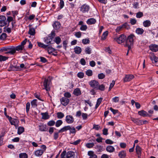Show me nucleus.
Returning a JSON list of instances; mask_svg holds the SVG:
<instances>
[{
	"instance_id": "27",
	"label": "nucleus",
	"mask_w": 158,
	"mask_h": 158,
	"mask_svg": "<svg viewBox=\"0 0 158 158\" xmlns=\"http://www.w3.org/2000/svg\"><path fill=\"white\" fill-rule=\"evenodd\" d=\"M31 107L32 108H35L37 106V100L34 99L31 102Z\"/></svg>"
},
{
	"instance_id": "64",
	"label": "nucleus",
	"mask_w": 158,
	"mask_h": 158,
	"mask_svg": "<svg viewBox=\"0 0 158 158\" xmlns=\"http://www.w3.org/2000/svg\"><path fill=\"white\" fill-rule=\"evenodd\" d=\"M94 146V143H89L86 144V146L87 147L89 148H92Z\"/></svg>"
},
{
	"instance_id": "35",
	"label": "nucleus",
	"mask_w": 158,
	"mask_h": 158,
	"mask_svg": "<svg viewBox=\"0 0 158 158\" xmlns=\"http://www.w3.org/2000/svg\"><path fill=\"white\" fill-rule=\"evenodd\" d=\"M108 34V31H106L104 32L102 34V36L101 40H105L106 37V36H107Z\"/></svg>"
},
{
	"instance_id": "14",
	"label": "nucleus",
	"mask_w": 158,
	"mask_h": 158,
	"mask_svg": "<svg viewBox=\"0 0 158 158\" xmlns=\"http://www.w3.org/2000/svg\"><path fill=\"white\" fill-rule=\"evenodd\" d=\"M150 50L154 52H156L158 51V46L155 44H152L149 46Z\"/></svg>"
},
{
	"instance_id": "21",
	"label": "nucleus",
	"mask_w": 158,
	"mask_h": 158,
	"mask_svg": "<svg viewBox=\"0 0 158 158\" xmlns=\"http://www.w3.org/2000/svg\"><path fill=\"white\" fill-rule=\"evenodd\" d=\"M88 155L89 156V158H98L97 156L92 151H89Z\"/></svg>"
},
{
	"instance_id": "22",
	"label": "nucleus",
	"mask_w": 158,
	"mask_h": 158,
	"mask_svg": "<svg viewBox=\"0 0 158 158\" xmlns=\"http://www.w3.org/2000/svg\"><path fill=\"white\" fill-rule=\"evenodd\" d=\"M10 123L12 125H14L16 127L18 126L19 121L17 119H13Z\"/></svg>"
},
{
	"instance_id": "51",
	"label": "nucleus",
	"mask_w": 158,
	"mask_h": 158,
	"mask_svg": "<svg viewBox=\"0 0 158 158\" xmlns=\"http://www.w3.org/2000/svg\"><path fill=\"white\" fill-rule=\"evenodd\" d=\"M75 36L77 38H80L81 36V32L80 31H78L75 33Z\"/></svg>"
},
{
	"instance_id": "20",
	"label": "nucleus",
	"mask_w": 158,
	"mask_h": 158,
	"mask_svg": "<svg viewBox=\"0 0 158 158\" xmlns=\"http://www.w3.org/2000/svg\"><path fill=\"white\" fill-rule=\"evenodd\" d=\"M136 152L138 155V157H139L141 154V148L139 145H137L135 148Z\"/></svg>"
},
{
	"instance_id": "43",
	"label": "nucleus",
	"mask_w": 158,
	"mask_h": 158,
	"mask_svg": "<svg viewBox=\"0 0 158 158\" xmlns=\"http://www.w3.org/2000/svg\"><path fill=\"white\" fill-rule=\"evenodd\" d=\"M38 45L39 47H41L42 48H47L48 45H45L44 44L40 42H37Z\"/></svg>"
},
{
	"instance_id": "5",
	"label": "nucleus",
	"mask_w": 158,
	"mask_h": 158,
	"mask_svg": "<svg viewBox=\"0 0 158 158\" xmlns=\"http://www.w3.org/2000/svg\"><path fill=\"white\" fill-rule=\"evenodd\" d=\"M90 9V6L86 4L82 5L80 8V11L82 13H88Z\"/></svg>"
},
{
	"instance_id": "42",
	"label": "nucleus",
	"mask_w": 158,
	"mask_h": 158,
	"mask_svg": "<svg viewBox=\"0 0 158 158\" xmlns=\"http://www.w3.org/2000/svg\"><path fill=\"white\" fill-rule=\"evenodd\" d=\"M90 40L89 38L83 39L82 40V43L84 44H89Z\"/></svg>"
},
{
	"instance_id": "25",
	"label": "nucleus",
	"mask_w": 158,
	"mask_h": 158,
	"mask_svg": "<svg viewBox=\"0 0 158 158\" xmlns=\"http://www.w3.org/2000/svg\"><path fill=\"white\" fill-rule=\"evenodd\" d=\"M43 153L44 152H43V151H42L40 149L37 150L35 152V154L37 156H41Z\"/></svg>"
},
{
	"instance_id": "56",
	"label": "nucleus",
	"mask_w": 158,
	"mask_h": 158,
	"mask_svg": "<svg viewBox=\"0 0 158 158\" xmlns=\"http://www.w3.org/2000/svg\"><path fill=\"white\" fill-rule=\"evenodd\" d=\"M81 116L83 119L86 120L88 118V115L86 113H83L82 114Z\"/></svg>"
},
{
	"instance_id": "39",
	"label": "nucleus",
	"mask_w": 158,
	"mask_h": 158,
	"mask_svg": "<svg viewBox=\"0 0 158 158\" xmlns=\"http://www.w3.org/2000/svg\"><path fill=\"white\" fill-rule=\"evenodd\" d=\"M54 41L57 44H59L61 42V38L59 36L56 37L55 38Z\"/></svg>"
},
{
	"instance_id": "33",
	"label": "nucleus",
	"mask_w": 158,
	"mask_h": 158,
	"mask_svg": "<svg viewBox=\"0 0 158 158\" xmlns=\"http://www.w3.org/2000/svg\"><path fill=\"white\" fill-rule=\"evenodd\" d=\"M28 33L31 35H34L35 34V29L33 28L30 27Z\"/></svg>"
},
{
	"instance_id": "61",
	"label": "nucleus",
	"mask_w": 158,
	"mask_h": 158,
	"mask_svg": "<svg viewBox=\"0 0 158 158\" xmlns=\"http://www.w3.org/2000/svg\"><path fill=\"white\" fill-rule=\"evenodd\" d=\"M143 16V13L141 12H139L136 14V17L137 18H140Z\"/></svg>"
},
{
	"instance_id": "23",
	"label": "nucleus",
	"mask_w": 158,
	"mask_h": 158,
	"mask_svg": "<svg viewBox=\"0 0 158 158\" xmlns=\"http://www.w3.org/2000/svg\"><path fill=\"white\" fill-rule=\"evenodd\" d=\"M73 94L77 96H78L81 94V92L79 88H77L75 89L73 92Z\"/></svg>"
},
{
	"instance_id": "37",
	"label": "nucleus",
	"mask_w": 158,
	"mask_h": 158,
	"mask_svg": "<svg viewBox=\"0 0 158 158\" xmlns=\"http://www.w3.org/2000/svg\"><path fill=\"white\" fill-rule=\"evenodd\" d=\"M39 130L41 131H45L46 129V125L42 124L39 126Z\"/></svg>"
},
{
	"instance_id": "60",
	"label": "nucleus",
	"mask_w": 158,
	"mask_h": 158,
	"mask_svg": "<svg viewBox=\"0 0 158 158\" xmlns=\"http://www.w3.org/2000/svg\"><path fill=\"white\" fill-rule=\"evenodd\" d=\"M136 20L135 19H130V22L132 25L135 24L136 23Z\"/></svg>"
},
{
	"instance_id": "15",
	"label": "nucleus",
	"mask_w": 158,
	"mask_h": 158,
	"mask_svg": "<svg viewBox=\"0 0 158 158\" xmlns=\"http://www.w3.org/2000/svg\"><path fill=\"white\" fill-rule=\"evenodd\" d=\"M131 119L133 122L138 125H142V122H141V120L134 118H131Z\"/></svg>"
},
{
	"instance_id": "10",
	"label": "nucleus",
	"mask_w": 158,
	"mask_h": 158,
	"mask_svg": "<svg viewBox=\"0 0 158 158\" xmlns=\"http://www.w3.org/2000/svg\"><path fill=\"white\" fill-rule=\"evenodd\" d=\"M74 121L73 116L71 115H68L66 116L65 121L68 124L72 123Z\"/></svg>"
},
{
	"instance_id": "11",
	"label": "nucleus",
	"mask_w": 158,
	"mask_h": 158,
	"mask_svg": "<svg viewBox=\"0 0 158 158\" xmlns=\"http://www.w3.org/2000/svg\"><path fill=\"white\" fill-rule=\"evenodd\" d=\"M134 78V76L132 74L126 75L123 79L124 82L129 81Z\"/></svg>"
},
{
	"instance_id": "50",
	"label": "nucleus",
	"mask_w": 158,
	"mask_h": 158,
	"mask_svg": "<svg viewBox=\"0 0 158 158\" xmlns=\"http://www.w3.org/2000/svg\"><path fill=\"white\" fill-rule=\"evenodd\" d=\"M30 103L29 102H28L26 103V111L27 113H28L29 111L30 108Z\"/></svg>"
},
{
	"instance_id": "49",
	"label": "nucleus",
	"mask_w": 158,
	"mask_h": 158,
	"mask_svg": "<svg viewBox=\"0 0 158 158\" xmlns=\"http://www.w3.org/2000/svg\"><path fill=\"white\" fill-rule=\"evenodd\" d=\"M99 89L101 91H104L105 89V86L102 84L99 85V84L98 86V88L97 89V90Z\"/></svg>"
},
{
	"instance_id": "59",
	"label": "nucleus",
	"mask_w": 158,
	"mask_h": 158,
	"mask_svg": "<svg viewBox=\"0 0 158 158\" xmlns=\"http://www.w3.org/2000/svg\"><path fill=\"white\" fill-rule=\"evenodd\" d=\"M64 97L67 98H70L71 95L70 93L68 92H66L64 93Z\"/></svg>"
},
{
	"instance_id": "58",
	"label": "nucleus",
	"mask_w": 158,
	"mask_h": 158,
	"mask_svg": "<svg viewBox=\"0 0 158 158\" xmlns=\"http://www.w3.org/2000/svg\"><path fill=\"white\" fill-rule=\"evenodd\" d=\"M59 5L60 9H62L63 7L64 6V2L63 0H60V2Z\"/></svg>"
},
{
	"instance_id": "13",
	"label": "nucleus",
	"mask_w": 158,
	"mask_h": 158,
	"mask_svg": "<svg viewBox=\"0 0 158 158\" xmlns=\"http://www.w3.org/2000/svg\"><path fill=\"white\" fill-rule=\"evenodd\" d=\"M20 70V68L19 66L17 65L16 64H11L10 65L9 68V71H18Z\"/></svg>"
},
{
	"instance_id": "34",
	"label": "nucleus",
	"mask_w": 158,
	"mask_h": 158,
	"mask_svg": "<svg viewBox=\"0 0 158 158\" xmlns=\"http://www.w3.org/2000/svg\"><path fill=\"white\" fill-rule=\"evenodd\" d=\"M135 31L138 35H141L143 33L144 30L142 28H138L136 29Z\"/></svg>"
},
{
	"instance_id": "24",
	"label": "nucleus",
	"mask_w": 158,
	"mask_h": 158,
	"mask_svg": "<svg viewBox=\"0 0 158 158\" xmlns=\"http://www.w3.org/2000/svg\"><path fill=\"white\" fill-rule=\"evenodd\" d=\"M126 26V24L124 23L122 24V25L117 27V28L115 29V31L116 32H118L122 30L123 28L125 27Z\"/></svg>"
},
{
	"instance_id": "1",
	"label": "nucleus",
	"mask_w": 158,
	"mask_h": 158,
	"mask_svg": "<svg viewBox=\"0 0 158 158\" xmlns=\"http://www.w3.org/2000/svg\"><path fill=\"white\" fill-rule=\"evenodd\" d=\"M135 36L134 35L131 34L129 35L126 41V44L125 46L128 48L129 49L131 48V46L134 42L133 38Z\"/></svg>"
},
{
	"instance_id": "6",
	"label": "nucleus",
	"mask_w": 158,
	"mask_h": 158,
	"mask_svg": "<svg viewBox=\"0 0 158 158\" xmlns=\"http://www.w3.org/2000/svg\"><path fill=\"white\" fill-rule=\"evenodd\" d=\"M50 82L48 80V79L45 78L43 83L44 86L43 89H46L48 91H50Z\"/></svg>"
},
{
	"instance_id": "38",
	"label": "nucleus",
	"mask_w": 158,
	"mask_h": 158,
	"mask_svg": "<svg viewBox=\"0 0 158 158\" xmlns=\"http://www.w3.org/2000/svg\"><path fill=\"white\" fill-rule=\"evenodd\" d=\"M24 47H22V46L20 45H19L16 47H15V51L16 52V51H22L23 50Z\"/></svg>"
},
{
	"instance_id": "36",
	"label": "nucleus",
	"mask_w": 158,
	"mask_h": 158,
	"mask_svg": "<svg viewBox=\"0 0 158 158\" xmlns=\"http://www.w3.org/2000/svg\"><path fill=\"white\" fill-rule=\"evenodd\" d=\"M24 131V129L23 127H19L18 129V134L20 135Z\"/></svg>"
},
{
	"instance_id": "3",
	"label": "nucleus",
	"mask_w": 158,
	"mask_h": 158,
	"mask_svg": "<svg viewBox=\"0 0 158 158\" xmlns=\"http://www.w3.org/2000/svg\"><path fill=\"white\" fill-rule=\"evenodd\" d=\"M149 56L153 63H156V65L158 66V57H156L154 53L150 52Z\"/></svg>"
},
{
	"instance_id": "7",
	"label": "nucleus",
	"mask_w": 158,
	"mask_h": 158,
	"mask_svg": "<svg viewBox=\"0 0 158 158\" xmlns=\"http://www.w3.org/2000/svg\"><path fill=\"white\" fill-rule=\"evenodd\" d=\"M98 82L94 80H92L89 82V84L93 89L97 90L99 85Z\"/></svg>"
},
{
	"instance_id": "17",
	"label": "nucleus",
	"mask_w": 158,
	"mask_h": 158,
	"mask_svg": "<svg viewBox=\"0 0 158 158\" xmlns=\"http://www.w3.org/2000/svg\"><path fill=\"white\" fill-rule=\"evenodd\" d=\"M96 22V20L93 18H91L88 19L86 21V23L89 25H92L95 24Z\"/></svg>"
},
{
	"instance_id": "57",
	"label": "nucleus",
	"mask_w": 158,
	"mask_h": 158,
	"mask_svg": "<svg viewBox=\"0 0 158 158\" xmlns=\"http://www.w3.org/2000/svg\"><path fill=\"white\" fill-rule=\"evenodd\" d=\"M86 74L88 76H90L93 74L92 71L91 70H88L86 71Z\"/></svg>"
},
{
	"instance_id": "53",
	"label": "nucleus",
	"mask_w": 158,
	"mask_h": 158,
	"mask_svg": "<svg viewBox=\"0 0 158 158\" xmlns=\"http://www.w3.org/2000/svg\"><path fill=\"white\" fill-rule=\"evenodd\" d=\"M98 77L99 79H102L105 78V75L103 73H101L98 75Z\"/></svg>"
},
{
	"instance_id": "28",
	"label": "nucleus",
	"mask_w": 158,
	"mask_h": 158,
	"mask_svg": "<svg viewBox=\"0 0 158 158\" xmlns=\"http://www.w3.org/2000/svg\"><path fill=\"white\" fill-rule=\"evenodd\" d=\"M151 24V22L149 20L144 21L143 23V26L145 27H148Z\"/></svg>"
},
{
	"instance_id": "12",
	"label": "nucleus",
	"mask_w": 158,
	"mask_h": 158,
	"mask_svg": "<svg viewBox=\"0 0 158 158\" xmlns=\"http://www.w3.org/2000/svg\"><path fill=\"white\" fill-rule=\"evenodd\" d=\"M60 101L61 104L64 106L68 104L69 102V100L68 98L65 97H63L62 98L60 99Z\"/></svg>"
},
{
	"instance_id": "40",
	"label": "nucleus",
	"mask_w": 158,
	"mask_h": 158,
	"mask_svg": "<svg viewBox=\"0 0 158 158\" xmlns=\"http://www.w3.org/2000/svg\"><path fill=\"white\" fill-rule=\"evenodd\" d=\"M57 117L58 118L61 119L64 116V114L61 112H58L57 113Z\"/></svg>"
},
{
	"instance_id": "16",
	"label": "nucleus",
	"mask_w": 158,
	"mask_h": 158,
	"mask_svg": "<svg viewBox=\"0 0 158 158\" xmlns=\"http://www.w3.org/2000/svg\"><path fill=\"white\" fill-rule=\"evenodd\" d=\"M53 27L55 30H58L60 28L61 24L59 22L56 21L53 24Z\"/></svg>"
},
{
	"instance_id": "62",
	"label": "nucleus",
	"mask_w": 158,
	"mask_h": 158,
	"mask_svg": "<svg viewBox=\"0 0 158 158\" xmlns=\"http://www.w3.org/2000/svg\"><path fill=\"white\" fill-rule=\"evenodd\" d=\"M112 100L113 102L115 103L118 102L119 101V97H115L112 98Z\"/></svg>"
},
{
	"instance_id": "48",
	"label": "nucleus",
	"mask_w": 158,
	"mask_h": 158,
	"mask_svg": "<svg viewBox=\"0 0 158 158\" xmlns=\"http://www.w3.org/2000/svg\"><path fill=\"white\" fill-rule=\"evenodd\" d=\"M20 158H27V155L26 153H22L19 155Z\"/></svg>"
},
{
	"instance_id": "9",
	"label": "nucleus",
	"mask_w": 158,
	"mask_h": 158,
	"mask_svg": "<svg viewBox=\"0 0 158 158\" xmlns=\"http://www.w3.org/2000/svg\"><path fill=\"white\" fill-rule=\"evenodd\" d=\"M0 27H2L7 24L5 16L2 15L0 16Z\"/></svg>"
},
{
	"instance_id": "52",
	"label": "nucleus",
	"mask_w": 158,
	"mask_h": 158,
	"mask_svg": "<svg viewBox=\"0 0 158 158\" xmlns=\"http://www.w3.org/2000/svg\"><path fill=\"white\" fill-rule=\"evenodd\" d=\"M55 123V122L54 120H52L49 121L48 122L47 124L49 126H52L54 125Z\"/></svg>"
},
{
	"instance_id": "32",
	"label": "nucleus",
	"mask_w": 158,
	"mask_h": 158,
	"mask_svg": "<svg viewBox=\"0 0 158 158\" xmlns=\"http://www.w3.org/2000/svg\"><path fill=\"white\" fill-rule=\"evenodd\" d=\"M138 113L139 115L143 116H147L148 114L147 113L143 110L139 111Z\"/></svg>"
},
{
	"instance_id": "44",
	"label": "nucleus",
	"mask_w": 158,
	"mask_h": 158,
	"mask_svg": "<svg viewBox=\"0 0 158 158\" xmlns=\"http://www.w3.org/2000/svg\"><path fill=\"white\" fill-rule=\"evenodd\" d=\"M118 156L121 158H124L125 157L126 153L123 151L120 152L118 154Z\"/></svg>"
},
{
	"instance_id": "55",
	"label": "nucleus",
	"mask_w": 158,
	"mask_h": 158,
	"mask_svg": "<svg viewBox=\"0 0 158 158\" xmlns=\"http://www.w3.org/2000/svg\"><path fill=\"white\" fill-rule=\"evenodd\" d=\"M133 7L135 9H138L139 8V4L138 2H134L133 4Z\"/></svg>"
},
{
	"instance_id": "41",
	"label": "nucleus",
	"mask_w": 158,
	"mask_h": 158,
	"mask_svg": "<svg viewBox=\"0 0 158 158\" xmlns=\"http://www.w3.org/2000/svg\"><path fill=\"white\" fill-rule=\"evenodd\" d=\"M62 123V121L61 120H59L56 122L55 125L56 127H59L60 126Z\"/></svg>"
},
{
	"instance_id": "54",
	"label": "nucleus",
	"mask_w": 158,
	"mask_h": 158,
	"mask_svg": "<svg viewBox=\"0 0 158 158\" xmlns=\"http://www.w3.org/2000/svg\"><path fill=\"white\" fill-rule=\"evenodd\" d=\"M87 28V26L86 25H82L80 28V29L81 31H85Z\"/></svg>"
},
{
	"instance_id": "4",
	"label": "nucleus",
	"mask_w": 158,
	"mask_h": 158,
	"mask_svg": "<svg viewBox=\"0 0 158 158\" xmlns=\"http://www.w3.org/2000/svg\"><path fill=\"white\" fill-rule=\"evenodd\" d=\"M126 39V37L124 34L120 35L118 37L114 38V40L118 44H120L124 42Z\"/></svg>"
},
{
	"instance_id": "47",
	"label": "nucleus",
	"mask_w": 158,
	"mask_h": 158,
	"mask_svg": "<svg viewBox=\"0 0 158 158\" xmlns=\"http://www.w3.org/2000/svg\"><path fill=\"white\" fill-rule=\"evenodd\" d=\"M91 50L89 47H87L85 50V52L87 54H90L91 53Z\"/></svg>"
},
{
	"instance_id": "19",
	"label": "nucleus",
	"mask_w": 158,
	"mask_h": 158,
	"mask_svg": "<svg viewBox=\"0 0 158 158\" xmlns=\"http://www.w3.org/2000/svg\"><path fill=\"white\" fill-rule=\"evenodd\" d=\"M75 156V153L74 152L69 151L67 153L66 158H73Z\"/></svg>"
},
{
	"instance_id": "26",
	"label": "nucleus",
	"mask_w": 158,
	"mask_h": 158,
	"mask_svg": "<svg viewBox=\"0 0 158 158\" xmlns=\"http://www.w3.org/2000/svg\"><path fill=\"white\" fill-rule=\"evenodd\" d=\"M106 149L107 152H113L115 150L114 148L111 146H107L106 148Z\"/></svg>"
},
{
	"instance_id": "31",
	"label": "nucleus",
	"mask_w": 158,
	"mask_h": 158,
	"mask_svg": "<svg viewBox=\"0 0 158 158\" xmlns=\"http://www.w3.org/2000/svg\"><path fill=\"white\" fill-rule=\"evenodd\" d=\"M41 114L42 115V118L44 119H47L49 118V116L48 115V113L47 112L42 113H41Z\"/></svg>"
},
{
	"instance_id": "46",
	"label": "nucleus",
	"mask_w": 158,
	"mask_h": 158,
	"mask_svg": "<svg viewBox=\"0 0 158 158\" xmlns=\"http://www.w3.org/2000/svg\"><path fill=\"white\" fill-rule=\"evenodd\" d=\"M55 50L54 48H52L48 47L47 48V51L49 54H51Z\"/></svg>"
},
{
	"instance_id": "29",
	"label": "nucleus",
	"mask_w": 158,
	"mask_h": 158,
	"mask_svg": "<svg viewBox=\"0 0 158 158\" xmlns=\"http://www.w3.org/2000/svg\"><path fill=\"white\" fill-rule=\"evenodd\" d=\"M74 50L75 52L77 54L80 53L82 50L81 48L78 46L74 48Z\"/></svg>"
},
{
	"instance_id": "18",
	"label": "nucleus",
	"mask_w": 158,
	"mask_h": 158,
	"mask_svg": "<svg viewBox=\"0 0 158 158\" xmlns=\"http://www.w3.org/2000/svg\"><path fill=\"white\" fill-rule=\"evenodd\" d=\"M70 128V126H65L59 130V133H62L69 130Z\"/></svg>"
},
{
	"instance_id": "2",
	"label": "nucleus",
	"mask_w": 158,
	"mask_h": 158,
	"mask_svg": "<svg viewBox=\"0 0 158 158\" xmlns=\"http://www.w3.org/2000/svg\"><path fill=\"white\" fill-rule=\"evenodd\" d=\"M3 50L5 51H6L5 53L7 54L13 55L15 53V47L14 46L4 48Z\"/></svg>"
},
{
	"instance_id": "45",
	"label": "nucleus",
	"mask_w": 158,
	"mask_h": 158,
	"mask_svg": "<svg viewBox=\"0 0 158 158\" xmlns=\"http://www.w3.org/2000/svg\"><path fill=\"white\" fill-rule=\"evenodd\" d=\"M69 130L70 134L72 133L75 134L76 132L75 128L73 127H71L70 126V128Z\"/></svg>"
},
{
	"instance_id": "63",
	"label": "nucleus",
	"mask_w": 158,
	"mask_h": 158,
	"mask_svg": "<svg viewBox=\"0 0 158 158\" xmlns=\"http://www.w3.org/2000/svg\"><path fill=\"white\" fill-rule=\"evenodd\" d=\"M6 35L5 33H3L1 35L0 38L1 40H4L6 39Z\"/></svg>"
},
{
	"instance_id": "30",
	"label": "nucleus",
	"mask_w": 158,
	"mask_h": 158,
	"mask_svg": "<svg viewBox=\"0 0 158 158\" xmlns=\"http://www.w3.org/2000/svg\"><path fill=\"white\" fill-rule=\"evenodd\" d=\"M102 98H100L98 99L97 101L96 105H95V109H96L98 107L100 103L102 102Z\"/></svg>"
},
{
	"instance_id": "8",
	"label": "nucleus",
	"mask_w": 158,
	"mask_h": 158,
	"mask_svg": "<svg viewBox=\"0 0 158 158\" xmlns=\"http://www.w3.org/2000/svg\"><path fill=\"white\" fill-rule=\"evenodd\" d=\"M55 35V32L53 31H52L51 33L49 35V37L50 38L49 40L48 41V38H47L45 41V42L48 44H51V41L52 39L54 38Z\"/></svg>"
}]
</instances>
